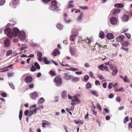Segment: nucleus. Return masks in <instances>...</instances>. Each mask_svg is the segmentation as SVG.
<instances>
[{
	"mask_svg": "<svg viewBox=\"0 0 132 132\" xmlns=\"http://www.w3.org/2000/svg\"><path fill=\"white\" fill-rule=\"evenodd\" d=\"M58 4V3L56 1H53L51 2V5L49 6V8L51 10H55L56 11H58L59 10V7Z\"/></svg>",
	"mask_w": 132,
	"mask_h": 132,
	"instance_id": "obj_1",
	"label": "nucleus"
},
{
	"mask_svg": "<svg viewBox=\"0 0 132 132\" xmlns=\"http://www.w3.org/2000/svg\"><path fill=\"white\" fill-rule=\"evenodd\" d=\"M20 32L18 28H15L12 30V32L11 35L9 36V37L10 38H12V37H16L18 35Z\"/></svg>",
	"mask_w": 132,
	"mask_h": 132,
	"instance_id": "obj_2",
	"label": "nucleus"
},
{
	"mask_svg": "<svg viewBox=\"0 0 132 132\" xmlns=\"http://www.w3.org/2000/svg\"><path fill=\"white\" fill-rule=\"evenodd\" d=\"M98 67L99 69L102 71L105 70V71L109 72V70L108 67L106 66H104V64H101L98 66Z\"/></svg>",
	"mask_w": 132,
	"mask_h": 132,
	"instance_id": "obj_3",
	"label": "nucleus"
},
{
	"mask_svg": "<svg viewBox=\"0 0 132 132\" xmlns=\"http://www.w3.org/2000/svg\"><path fill=\"white\" fill-rule=\"evenodd\" d=\"M54 81L56 85L57 86H60L61 85L62 83V79L59 77L58 76L54 79Z\"/></svg>",
	"mask_w": 132,
	"mask_h": 132,
	"instance_id": "obj_4",
	"label": "nucleus"
},
{
	"mask_svg": "<svg viewBox=\"0 0 132 132\" xmlns=\"http://www.w3.org/2000/svg\"><path fill=\"white\" fill-rule=\"evenodd\" d=\"M42 127L43 128H45L46 126H50L51 125V123L46 120H43L42 121Z\"/></svg>",
	"mask_w": 132,
	"mask_h": 132,
	"instance_id": "obj_5",
	"label": "nucleus"
},
{
	"mask_svg": "<svg viewBox=\"0 0 132 132\" xmlns=\"http://www.w3.org/2000/svg\"><path fill=\"white\" fill-rule=\"evenodd\" d=\"M19 39L21 40H24L26 37V35L25 33L23 32H20L19 35Z\"/></svg>",
	"mask_w": 132,
	"mask_h": 132,
	"instance_id": "obj_6",
	"label": "nucleus"
},
{
	"mask_svg": "<svg viewBox=\"0 0 132 132\" xmlns=\"http://www.w3.org/2000/svg\"><path fill=\"white\" fill-rule=\"evenodd\" d=\"M110 20L111 23L113 25L116 24L118 22L117 19L114 17H112L111 18Z\"/></svg>",
	"mask_w": 132,
	"mask_h": 132,
	"instance_id": "obj_7",
	"label": "nucleus"
},
{
	"mask_svg": "<svg viewBox=\"0 0 132 132\" xmlns=\"http://www.w3.org/2000/svg\"><path fill=\"white\" fill-rule=\"evenodd\" d=\"M32 80V78L31 76H27L24 79L25 81L27 83L31 82Z\"/></svg>",
	"mask_w": 132,
	"mask_h": 132,
	"instance_id": "obj_8",
	"label": "nucleus"
},
{
	"mask_svg": "<svg viewBox=\"0 0 132 132\" xmlns=\"http://www.w3.org/2000/svg\"><path fill=\"white\" fill-rule=\"evenodd\" d=\"M11 29L10 28H6L4 30V31L5 34L9 37V36L11 35L12 33L11 32Z\"/></svg>",
	"mask_w": 132,
	"mask_h": 132,
	"instance_id": "obj_9",
	"label": "nucleus"
},
{
	"mask_svg": "<svg viewBox=\"0 0 132 132\" xmlns=\"http://www.w3.org/2000/svg\"><path fill=\"white\" fill-rule=\"evenodd\" d=\"M4 45L7 47H9L10 44V39L8 38H7L4 41Z\"/></svg>",
	"mask_w": 132,
	"mask_h": 132,
	"instance_id": "obj_10",
	"label": "nucleus"
},
{
	"mask_svg": "<svg viewBox=\"0 0 132 132\" xmlns=\"http://www.w3.org/2000/svg\"><path fill=\"white\" fill-rule=\"evenodd\" d=\"M105 64L106 65H108L110 67L111 70H113V69L114 66L112 63L110 61L105 63Z\"/></svg>",
	"mask_w": 132,
	"mask_h": 132,
	"instance_id": "obj_11",
	"label": "nucleus"
},
{
	"mask_svg": "<svg viewBox=\"0 0 132 132\" xmlns=\"http://www.w3.org/2000/svg\"><path fill=\"white\" fill-rule=\"evenodd\" d=\"M60 53V52L58 51L57 49H55L52 52V55L54 56H56L57 55H59Z\"/></svg>",
	"mask_w": 132,
	"mask_h": 132,
	"instance_id": "obj_12",
	"label": "nucleus"
},
{
	"mask_svg": "<svg viewBox=\"0 0 132 132\" xmlns=\"http://www.w3.org/2000/svg\"><path fill=\"white\" fill-rule=\"evenodd\" d=\"M30 96L32 99L35 100L38 96V95L36 92H34L30 94Z\"/></svg>",
	"mask_w": 132,
	"mask_h": 132,
	"instance_id": "obj_13",
	"label": "nucleus"
},
{
	"mask_svg": "<svg viewBox=\"0 0 132 132\" xmlns=\"http://www.w3.org/2000/svg\"><path fill=\"white\" fill-rule=\"evenodd\" d=\"M124 38L125 37L123 35H120L116 38V40L118 42H121L123 40Z\"/></svg>",
	"mask_w": 132,
	"mask_h": 132,
	"instance_id": "obj_14",
	"label": "nucleus"
},
{
	"mask_svg": "<svg viewBox=\"0 0 132 132\" xmlns=\"http://www.w3.org/2000/svg\"><path fill=\"white\" fill-rule=\"evenodd\" d=\"M112 11V14H115L118 13L120 11V10L119 9L116 8L113 9Z\"/></svg>",
	"mask_w": 132,
	"mask_h": 132,
	"instance_id": "obj_15",
	"label": "nucleus"
},
{
	"mask_svg": "<svg viewBox=\"0 0 132 132\" xmlns=\"http://www.w3.org/2000/svg\"><path fill=\"white\" fill-rule=\"evenodd\" d=\"M96 107L95 105H93L91 107L92 112L93 113V114L95 116H97V112L95 111Z\"/></svg>",
	"mask_w": 132,
	"mask_h": 132,
	"instance_id": "obj_16",
	"label": "nucleus"
},
{
	"mask_svg": "<svg viewBox=\"0 0 132 132\" xmlns=\"http://www.w3.org/2000/svg\"><path fill=\"white\" fill-rule=\"evenodd\" d=\"M73 99L77 103L79 104L81 103V101L79 99L77 96L75 95L73 96Z\"/></svg>",
	"mask_w": 132,
	"mask_h": 132,
	"instance_id": "obj_17",
	"label": "nucleus"
},
{
	"mask_svg": "<svg viewBox=\"0 0 132 132\" xmlns=\"http://www.w3.org/2000/svg\"><path fill=\"white\" fill-rule=\"evenodd\" d=\"M83 12H81L79 14L77 19V21H78L81 22L82 20V18L83 16Z\"/></svg>",
	"mask_w": 132,
	"mask_h": 132,
	"instance_id": "obj_18",
	"label": "nucleus"
},
{
	"mask_svg": "<svg viewBox=\"0 0 132 132\" xmlns=\"http://www.w3.org/2000/svg\"><path fill=\"white\" fill-rule=\"evenodd\" d=\"M61 96L64 99L66 98L67 97V92L65 91H63L61 93Z\"/></svg>",
	"mask_w": 132,
	"mask_h": 132,
	"instance_id": "obj_19",
	"label": "nucleus"
},
{
	"mask_svg": "<svg viewBox=\"0 0 132 132\" xmlns=\"http://www.w3.org/2000/svg\"><path fill=\"white\" fill-rule=\"evenodd\" d=\"M71 76L68 74V73H65L64 74V79L68 80L70 79Z\"/></svg>",
	"mask_w": 132,
	"mask_h": 132,
	"instance_id": "obj_20",
	"label": "nucleus"
},
{
	"mask_svg": "<svg viewBox=\"0 0 132 132\" xmlns=\"http://www.w3.org/2000/svg\"><path fill=\"white\" fill-rule=\"evenodd\" d=\"M90 91L91 92V94L94 96L97 97H98V96L99 95L98 94V92L96 90L93 91L90 90Z\"/></svg>",
	"mask_w": 132,
	"mask_h": 132,
	"instance_id": "obj_21",
	"label": "nucleus"
},
{
	"mask_svg": "<svg viewBox=\"0 0 132 132\" xmlns=\"http://www.w3.org/2000/svg\"><path fill=\"white\" fill-rule=\"evenodd\" d=\"M129 16L126 14H124L122 16V19L126 21H127L129 19Z\"/></svg>",
	"mask_w": 132,
	"mask_h": 132,
	"instance_id": "obj_22",
	"label": "nucleus"
},
{
	"mask_svg": "<svg viewBox=\"0 0 132 132\" xmlns=\"http://www.w3.org/2000/svg\"><path fill=\"white\" fill-rule=\"evenodd\" d=\"M104 34L103 31H101L99 33V36L101 39H103L104 38Z\"/></svg>",
	"mask_w": 132,
	"mask_h": 132,
	"instance_id": "obj_23",
	"label": "nucleus"
},
{
	"mask_svg": "<svg viewBox=\"0 0 132 132\" xmlns=\"http://www.w3.org/2000/svg\"><path fill=\"white\" fill-rule=\"evenodd\" d=\"M106 37L108 39H112L113 38V36L111 33H110L108 34L106 36Z\"/></svg>",
	"mask_w": 132,
	"mask_h": 132,
	"instance_id": "obj_24",
	"label": "nucleus"
},
{
	"mask_svg": "<svg viewBox=\"0 0 132 132\" xmlns=\"http://www.w3.org/2000/svg\"><path fill=\"white\" fill-rule=\"evenodd\" d=\"M114 6L118 8H122L124 6L122 4H116L114 5Z\"/></svg>",
	"mask_w": 132,
	"mask_h": 132,
	"instance_id": "obj_25",
	"label": "nucleus"
},
{
	"mask_svg": "<svg viewBox=\"0 0 132 132\" xmlns=\"http://www.w3.org/2000/svg\"><path fill=\"white\" fill-rule=\"evenodd\" d=\"M74 122L76 123V124H83V123H84L83 121L80 120H79L77 121L76 120H75L74 121Z\"/></svg>",
	"mask_w": 132,
	"mask_h": 132,
	"instance_id": "obj_26",
	"label": "nucleus"
},
{
	"mask_svg": "<svg viewBox=\"0 0 132 132\" xmlns=\"http://www.w3.org/2000/svg\"><path fill=\"white\" fill-rule=\"evenodd\" d=\"M45 101V100L43 97H41L38 101V103L39 104L43 103Z\"/></svg>",
	"mask_w": 132,
	"mask_h": 132,
	"instance_id": "obj_27",
	"label": "nucleus"
},
{
	"mask_svg": "<svg viewBox=\"0 0 132 132\" xmlns=\"http://www.w3.org/2000/svg\"><path fill=\"white\" fill-rule=\"evenodd\" d=\"M86 88L87 89L90 88L92 87V84L89 82H88L86 85Z\"/></svg>",
	"mask_w": 132,
	"mask_h": 132,
	"instance_id": "obj_28",
	"label": "nucleus"
},
{
	"mask_svg": "<svg viewBox=\"0 0 132 132\" xmlns=\"http://www.w3.org/2000/svg\"><path fill=\"white\" fill-rule=\"evenodd\" d=\"M66 69L68 70H70L73 71H79V69H78L72 68H70L67 69Z\"/></svg>",
	"mask_w": 132,
	"mask_h": 132,
	"instance_id": "obj_29",
	"label": "nucleus"
},
{
	"mask_svg": "<svg viewBox=\"0 0 132 132\" xmlns=\"http://www.w3.org/2000/svg\"><path fill=\"white\" fill-rule=\"evenodd\" d=\"M118 72V70L117 69H115L113 70L112 73V76H114L116 75Z\"/></svg>",
	"mask_w": 132,
	"mask_h": 132,
	"instance_id": "obj_30",
	"label": "nucleus"
},
{
	"mask_svg": "<svg viewBox=\"0 0 132 132\" xmlns=\"http://www.w3.org/2000/svg\"><path fill=\"white\" fill-rule=\"evenodd\" d=\"M121 44L123 46H127L129 44V42H125L121 43Z\"/></svg>",
	"mask_w": 132,
	"mask_h": 132,
	"instance_id": "obj_31",
	"label": "nucleus"
},
{
	"mask_svg": "<svg viewBox=\"0 0 132 132\" xmlns=\"http://www.w3.org/2000/svg\"><path fill=\"white\" fill-rule=\"evenodd\" d=\"M22 110H21L19 112V118L20 120H21V119L22 117Z\"/></svg>",
	"mask_w": 132,
	"mask_h": 132,
	"instance_id": "obj_32",
	"label": "nucleus"
},
{
	"mask_svg": "<svg viewBox=\"0 0 132 132\" xmlns=\"http://www.w3.org/2000/svg\"><path fill=\"white\" fill-rule=\"evenodd\" d=\"M34 111V109L33 110H30L29 113V115L30 116H31L33 114L36 113V112Z\"/></svg>",
	"mask_w": 132,
	"mask_h": 132,
	"instance_id": "obj_33",
	"label": "nucleus"
},
{
	"mask_svg": "<svg viewBox=\"0 0 132 132\" xmlns=\"http://www.w3.org/2000/svg\"><path fill=\"white\" fill-rule=\"evenodd\" d=\"M43 61L45 62V63L46 64H48L50 63V62L47 60V58L46 57L44 58Z\"/></svg>",
	"mask_w": 132,
	"mask_h": 132,
	"instance_id": "obj_34",
	"label": "nucleus"
},
{
	"mask_svg": "<svg viewBox=\"0 0 132 132\" xmlns=\"http://www.w3.org/2000/svg\"><path fill=\"white\" fill-rule=\"evenodd\" d=\"M57 27L60 30L62 29L63 28V26L60 23H58L57 25Z\"/></svg>",
	"mask_w": 132,
	"mask_h": 132,
	"instance_id": "obj_35",
	"label": "nucleus"
},
{
	"mask_svg": "<svg viewBox=\"0 0 132 132\" xmlns=\"http://www.w3.org/2000/svg\"><path fill=\"white\" fill-rule=\"evenodd\" d=\"M70 51L72 55L73 56L75 55L74 50L72 48H70Z\"/></svg>",
	"mask_w": 132,
	"mask_h": 132,
	"instance_id": "obj_36",
	"label": "nucleus"
},
{
	"mask_svg": "<svg viewBox=\"0 0 132 132\" xmlns=\"http://www.w3.org/2000/svg\"><path fill=\"white\" fill-rule=\"evenodd\" d=\"M49 73L50 75L52 76H55L56 75L55 72L52 70H51L50 71Z\"/></svg>",
	"mask_w": 132,
	"mask_h": 132,
	"instance_id": "obj_37",
	"label": "nucleus"
},
{
	"mask_svg": "<svg viewBox=\"0 0 132 132\" xmlns=\"http://www.w3.org/2000/svg\"><path fill=\"white\" fill-rule=\"evenodd\" d=\"M34 65L37 69L38 70L40 69V67L39 64L37 62H35L34 64Z\"/></svg>",
	"mask_w": 132,
	"mask_h": 132,
	"instance_id": "obj_38",
	"label": "nucleus"
},
{
	"mask_svg": "<svg viewBox=\"0 0 132 132\" xmlns=\"http://www.w3.org/2000/svg\"><path fill=\"white\" fill-rule=\"evenodd\" d=\"M123 81L125 82H130L129 80L127 78V76H125V77L123 78Z\"/></svg>",
	"mask_w": 132,
	"mask_h": 132,
	"instance_id": "obj_39",
	"label": "nucleus"
},
{
	"mask_svg": "<svg viewBox=\"0 0 132 132\" xmlns=\"http://www.w3.org/2000/svg\"><path fill=\"white\" fill-rule=\"evenodd\" d=\"M79 78L77 77H74L73 78L72 80L73 81L77 82L79 81Z\"/></svg>",
	"mask_w": 132,
	"mask_h": 132,
	"instance_id": "obj_40",
	"label": "nucleus"
},
{
	"mask_svg": "<svg viewBox=\"0 0 132 132\" xmlns=\"http://www.w3.org/2000/svg\"><path fill=\"white\" fill-rule=\"evenodd\" d=\"M75 102L74 99H72V102L71 103V105L73 106H75L77 104V103Z\"/></svg>",
	"mask_w": 132,
	"mask_h": 132,
	"instance_id": "obj_41",
	"label": "nucleus"
},
{
	"mask_svg": "<svg viewBox=\"0 0 132 132\" xmlns=\"http://www.w3.org/2000/svg\"><path fill=\"white\" fill-rule=\"evenodd\" d=\"M27 47L26 46L25 44H24L22 45V47L20 49L21 51H22L24 50V49L27 48Z\"/></svg>",
	"mask_w": 132,
	"mask_h": 132,
	"instance_id": "obj_42",
	"label": "nucleus"
},
{
	"mask_svg": "<svg viewBox=\"0 0 132 132\" xmlns=\"http://www.w3.org/2000/svg\"><path fill=\"white\" fill-rule=\"evenodd\" d=\"M129 120V118L128 117H126L124 119L123 121L125 123H126Z\"/></svg>",
	"mask_w": 132,
	"mask_h": 132,
	"instance_id": "obj_43",
	"label": "nucleus"
},
{
	"mask_svg": "<svg viewBox=\"0 0 132 132\" xmlns=\"http://www.w3.org/2000/svg\"><path fill=\"white\" fill-rule=\"evenodd\" d=\"M12 51L11 50H9L6 53L7 56H9L12 53Z\"/></svg>",
	"mask_w": 132,
	"mask_h": 132,
	"instance_id": "obj_44",
	"label": "nucleus"
},
{
	"mask_svg": "<svg viewBox=\"0 0 132 132\" xmlns=\"http://www.w3.org/2000/svg\"><path fill=\"white\" fill-rule=\"evenodd\" d=\"M30 70L32 71H35L36 70V68L33 65L32 66Z\"/></svg>",
	"mask_w": 132,
	"mask_h": 132,
	"instance_id": "obj_45",
	"label": "nucleus"
},
{
	"mask_svg": "<svg viewBox=\"0 0 132 132\" xmlns=\"http://www.w3.org/2000/svg\"><path fill=\"white\" fill-rule=\"evenodd\" d=\"M5 2V0H0V5H3Z\"/></svg>",
	"mask_w": 132,
	"mask_h": 132,
	"instance_id": "obj_46",
	"label": "nucleus"
},
{
	"mask_svg": "<svg viewBox=\"0 0 132 132\" xmlns=\"http://www.w3.org/2000/svg\"><path fill=\"white\" fill-rule=\"evenodd\" d=\"M75 38V35H72L70 37V40H71L72 41L74 40Z\"/></svg>",
	"mask_w": 132,
	"mask_h": 132,
	"instance_id": "obj_47",
	"label": "nucleus"
},
{
	"mask_svg": "<svg viewBox=\"0 0 132 132\" xmlns=\"http://www.w3.org/2000/svg\"><path fill=\"white\" fill-rule=\"evenodd\" d=\"M79 8L80 9H81L82 10L87 9L88 8V7L86 6H79Z\"/></svg>",
	"mask_w": 132,
	"mask_h": 132,
	"instance_id": "obj_48",
	"label": "nucleus"
},
{
	"mask_svg": "<svg viewBox=\"0 0 132 132\" xmlns=\"http://www.w3.org/2000/svg\"><path fill=\"white\" fill-rule=\"evenodd\" d=\"M89 76L87 75H85L84 76V79L86 81L88 80L89 79Z\"/></svg>",
	"mask_w": 132,
	"mask_h": 132,
	"instance_id": "obj_49",
	"label": "nucleus"
},
{
	"mask_svg": "<svg viewBox=\"0 0 132 132\" xmlns=\"http://www.w3.org/2000/svg\"><path fill=\"white\" fill-rule=\"evenodd\" d=\"M74 6L73 4L69 3L68 5V8H72L74 7Z\"/></svg>",
	"mask_w": 132,
	"mask_h": 132,
	"instance_id": "obj_50",
	"label": "nucleus"
},
{
	"mask_svg": "<svg viewBox=\"0 0 132 132\" xmlns=\"http://www.w3.org/2000/svg\"><path fill=\"white\" fill-rule=\"evenodd\" d=\"M37 55L38 57H42V54L40 52H38L37 53Z\"/></svg>",
	"mask_w": 132,
	"mask_h": 132,
	"instance_id": "obj_51",
	"label": "nucleus"
},
{
	"mask_svg": "<svg viewBox=\"0 0 132 132\" xmlns=\"http://www.w3.org/2000/svg\"><path fill=\"white\" fill-rule=\"evenodd\" d=\"M113 86V84L112 83H110L108 85V88L109 89H111Z\"/></svg>",
	"mask_w": 132,
	"mask_h": 132,
	"instance_id": "obj_52",
	"label": "nucleus"
},
{
	"mask_svg": "<svg viewBox=\"0 0 132 132\" xmlns=\"http://www.w3.org/2000/svg\"><path fill=\"white\" fill-rule=\"evenodd\" d=\"M97 76L100 79H104V78L101 75H97Z\"/></svg>",
	"mask_w": 132,
	"mask_h": 132,
	"instance_id": "obj_53",
	"label": "nucleus"
},
{
	"mask_svg": "<svg viewBox=\"0 0 132 132\" xmlns=\"http://www.w3.org/2000/svg\"><path fill=\"white\" fill-rule=\"evenodd\" d=\"M125 34L127 37L128 39H129L130 38V34L127 33H125Z\"/></svg>",
	"mask_w": 132,
	"mask_h": 132,
	"instance_id": "obj_54",
	"label": "nucleus"
},
{
	"mask_svg": "<svg viewBox=\"0 0 132 132\" xmlns=\"http://www.w3.org/2000/svg\"><path fill=\"white\" fill-rule=\"evenodd\" d=\"M97 109H98L99 110H100V111L102 110L99 104H98L97 106Z\"/></svg>",
	"mask_w": 132,
	"mask_h": 132,
	"instance_id": "obj_55",
	"label": "nucleus"
},
{
	"mask_svg": "<svg viewBox=\"0 0 132 132\" xmlns=\"http://www.w3.org/2000/svg\"><path fill=\"white\" fill-rule=\"evenodd\" d=\"M9 85L13 89H14V87L13 84L12 83H9Z\"/></svg>",
	"mask_w": 132,
	"mask_h": 132,
	"instance_id": "obj_56",
	"label": "nucleus"
},
{
	"mask_svg": "<svg viewBox=\"0 0 132 132\" xmlns=\"http://www.w3.org/2000/svg\"><path fill=\"white\" fill-rule=\"evenodd\" d=\"M2 96L3 97H6V96L7 95L6 93H3L1 94Z\"/></svg>",
	"mask_w": 132,
	"mask_h": 132,
	"instance_id": "obj_57",
	"label": "nucleus"
},
{
	"mask_svg": "<svg viewBox=\"0 0 132 132\" xmlns=\"http://www.w3.org/2000/svg\"><path fill=\"white\" fill-rule=\"evenodd\" d=\"M75 73L77 75H80L82 74V71L76 72H75Z\"/></svg>",
	"mask_w": 132,
	"mask_h": 132,
	"instance_id": "obj_58",
	"label": "nucleus"
},
{
	"mask_svg": "<svg viewBox=\"0 0 132 132\" xmlns=\"http://www.w3.org/2000/svg\"><path fill=\"white\" fill-rule=\"evenodd\" d=\"M95 84L96 85H100V82L98 80H96L95 81Z\"/></svg>",
	"mask_w": 132,
	"mask_h": 132,
	"instance_id": "obj_59",
	"label": "nucleus"
},
{
	"mask_svg": "<svg viewBox=\"0 0 132 132\" xmlns=\"http://www.w3.org/2000/svg\"><path fill=\"white\" fill-rule=\"evenodd\" d=\"M13 73H8L7 76L8 77H10L12 76L13 75Z\"/></svg>",
	"mask_w": 132,
	"mask_h": 132,
	"instance_id": "obj_60",
	"label": "nucleus"
},
{
	"mask_svg": "<svg viewBox=\"0 0 132 132\" xmlns=\"http://www.w3.org/2000/svg\"><path fill=\"white\" fill-rule=\"evenodd\" d=\"M29 113V111L28 110H26L24 112V115L26 116H27L28 115V114Z\"/></svg>",
	"mask_w": 132,
	"mask_h": 132,
	"instance_id": "obj_61",
	"label": "nucleus"
},
{
	"mask_svg": "<svg viewBox=\"0 0 132 132\" xmlns=\"http://www.w3.org/2000/svg\"><path fill=\"white\" fill-rule=\"evenodd\" d=\"M86 67H89V64L88 63H86L85 65H84Z\"/></svg>",
	"mask_w": 132,
	"mask_h": 132,
	"instance_id": "obj_62",
	"label": "nucleus"
},
{
	"mask_svg": "<svg viewBox=\"0 0 132 132\" xmlns=\"http://www.w3.org/2000/svg\"><path fill=\"white\" fill-rule=\"evenodd\" d=\"M114 96L113 94L111 93L109 95V97L110 98H112Z\"/></svg>",
	"mask_w": 132,
	"mask_h": 132,
	"instance_id": "obj_63",
	"label": "nucleus"
},
{
	"mask_svg": "<svg viewBox=\"0 0 132 132\" xmlns=\"http://www.w3.org/2000/svg\"><path fill=\"white\" fill-rule=\"evenodd\" d=\"M103 87L104 88H106L107 86V83L106 82H104L103 85Z\"/></svg>",
	"mask_w": 132,
	"mask_h": 132,
	"instance_id": "obj_64",
	"label": "nucleus"
}]
</instances>
